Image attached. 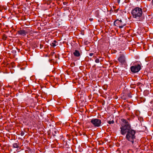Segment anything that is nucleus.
<instances>
[{
    "mask_svg": "<svg viewBox=\"0 0 153 153\" xmlns=\"http://www.w3.org/2000/svg\"><path fill=\"white\" fill-rule=\"evenodd\" d=\"M13 147L14 148H18L19 147L18 143H14L13 144Z\"/></svg>",
    "mask_w": 153,
    "mask_h": 153,
    "instance_id": "nucleus-10",
    "label": "nucleus"
},
{
    "mask_svg": "<svg viewBox=\"0 0 153 153\" xmlns=\"http://www.w3.org/2000/svg\"><path fill=\"white\" fill-rule=\"evenodd\" d=\"M57 45V42L56 41L54 40L53 42L51 43V45L53 47L56 46Z\"/></svg>",
    "mask_w": 153,
    "mask_h": 153,
    "instance_id": "nucleus-9",
    "label": "nucleus"
},
{
    "mask_svg": "<svg viewBox=\"0 0 153 153\" xmlns=\"http://www.w3.org/2000/svg\"><path fill=\"white\" fill-rule=\"evenodd\" d=\"M25 134V132L24 131H22L21 132L20 134L22 136H23Z\"/></svg>",
    "mask_w": 153,
    "mask_h": 153,
    "instance_id": "nucleus-13",
    "label": "nucleus"
},
{
    "mask_svg": "<svg viewBox=\"0 0 153 153\" xmlns=\"http://www.w3.org/2000/svg\"><path fill=\"white\" fill-rule=\"evenodd\" d=\"M118 60L122 64H125L126 63V59L125 54H121L118 58Z\"/></svg>",
    "mask_w": 153,
    "mask_h": 153,
    "instance_id": "nucleus-6",
    "label": "nucleus"
},
{
    "mask_svg": "<svg viewBox=\"0 0 153 153\" xmlns=\"http://www.w3.org/2000/svg\"><path fill=\"white\" fill-rule=\"evenodd\" d=\"M131 14L133 18L137 21H141L143 14L142 9L139 7H136L132 10Z\"/></svg>",
    "mask_w": 153,
    "mask_h": 153,
    "instance_id": "nucleus-2",
    "label": "nucleus"
},
{
    "mask_svg": "<svg viewBox=\"0 0 153 153\" xmlns=\"http://www.w3.org/2000/svg\"><path fill=\"white\" fill-rule=\"evenodd\" d=\"M73 54L75 56L77 57H79L80 55L79 52L77 50L74 51L73 53Z\"/></svg>",
    "mask_w": 153,
    "mask_h": 153,
    "instance_id": "nucleus-8",
    "label": "nucleus"
},
{
    "mask_svg": "<svg viewBox=\"0 0 153 153\" xmlns=\"http://www.w3.org/2000/svg\"><path fill=\"white\" fill-rule=\"evenodd\" d=\"M93 18H90L89 19V20L90 21H92L93 20Z\"/></svg>",
    "mask_w": 153,
    "mask_h": 153,
    "instance_id": "nucleus-16",
    "label": "nucleus"
},
{
    "mask_svg": "<svg viewBox=\"0 0 153 153\" xmlns=\"http://www.w3.org/2000/svg\"><path fill=\"white\" fill-rule=\"evenodd\" d=\"M18 33L19 35L25 36L27 33V32L25 30H22L18 31Z\"/></svg>",
    "mask_w": 153,
    "mask_h": 153,
    "instance_id": "nucleus-7",
    "label": "nucleus"
},
{
    "mask_svg": "<svg viewBox=\"0 0 153 153\" xmlns=\"http://www.w3.org/2000/svg\"><path fill=\"white\" fill-rule=\"evenodd\" d=\"M108 123L110 124H113L114 123V121L113 120H112L111 121L109 120L108 121Z\"/></svg>",
    "mask_w": 153,
    "mask_h": 153,
    "instance_id": "nucleus-11",
    "label": "nucleus"
},
{
    "mask_svg": "<svg viewBox=\"0 0 153 153\" xmlns=\"http://www.w3.org/2000/svg\"><path fill=\"white\" fill-rule=\"evenodd\" d=\"M93 54H94L93 53H89V55L90 56H93Z\"/></svg>",
    "mask_w": 153,
    "mask_h": 153,
    "instance_id": "nucleus-14",
    "label": "nucleus"
},
{
    "mask_svg": "<svg viewBox=\"0 0 153 153\" xmlns=\"http://www.w3.org/2000/svg\"><path fill=\"white\" fill-rule=\"evenodd\" d=\"M129 97H131V96H130Z\"/></svg>",
    "mask_w": 153,
    "mask_h": 153,
    "instance_id": "nucleus-20",
    "label": "nucleus"
},
{
    "mask_svg": "<svg viewBox=\"0 0 153 153\" xmlns=\"http://www.w3.org/2000/svg\"><path fill=\"white\" fill-rule=\"evenodd\" d=\"M67 4V3L66 2H63V4H64V5H66Z\"/></svg>",
    "mask_w": 153,
    "mask_h": 153,
    "instance_id": "nucleus-15",
    "label": "nucleus"
},
{
    "mask_svg": "<svg viewBox=\"0 0 153 153\" xmlns=\"http://www.w3.org/2000/svg\"><path fill=\"white\" fill-rule=\"evenodd\" d=\"M152 4V5H153V0H152V1H151Z\"/></svg>",
    "mask_w": 153,
    "mask_h": 153,
    "instance_id": "nucleus-17",
    "label": "nucleus"
},
{
    "mask_svg": "<svg viewBox=\"0 0 153 153\" xmlns=\"http://www.w3.org/2000/svg\"><path fill=\"white\" fill-rule=\"evenodd\" d=\"M114 24L115 26L119 27L120 28H123L126 25V23H123L121 19L119 20L118 19L115 20L114 22Z\"/></svg>",
    "mask_w": 153,
    "mask_h": 153,
    "instance_id": "nucleus-5",
    "label": "nucleus"
},
{
    "mask_svg": "<svg viewBox=\"0 0 153 153\" xmlns=\"http://www.w3.org/2000/svg\"><path fill=\"white\" fill-rule=\"evenodd\" d=\"M133 66L130 67V70L131 72L136 73L139 72L141 69V66L139 64H137L136 62H134Z\"/></svg>",
    "mask_w": 153,
    "mask_h": 153,
    "instance_id": "nucleus-3",
    "label": "nucleus"
},
{
    "mask_svg": "<svg viewBox=\"0 0 153 153\" xmlns=\"http://www.w3.org/2000/svg\"><path fill=\"white\" fill-rule=\"evenodd\" d=\"M122 120L125 124L123 125L120 128V133L123 135L126 134V140L133 144L136 139V131L131 128V126L127 121L124 119H122Z\"/></svg>",
    "mask_w": 153,
    "mask_h": 153,
    "instance_id": "nucleus-1",
    "label": "nucleus"
},
{
    "mask_svg": "<svg viewBox=\"0 0 153 153\" xmlns=\"http://www.w3.org/2000/svg\"><path fill=\"white\" fill-rule=\"evenodd\" d=\"M90 122L95 127H99L101 125V121L99 119H92L91 120Z\"/></svg>",
    "mask_w": 153,
    "mask_h": 153,
    "instance_id": "nucleus-4",
    "label": "nucleus"
},
{
    "mask_svg": "<svg viewBox=\"0 0 153 153\" xmlns=\"http://www.w3.org/2000/svg\"><path fill=\"white\" fill-rule=\"evenodd\" d=\"M95 62L97 63H98L100 62V60L99 59L97 58L95 60Z\"/></svg>",
    "mask_w": 153,
    "mask_h": 153,
    "instance_id": "nucleus-12",
    "label": "nucleus"
},
{
    "mask_svg": "<svg viewBox=\"0 0 153 153\" xmlns=\"http://www.w3.org/2000/svg\"><path fill=\"white\" fill-rule=\"evenodd\" d=\"M120 0H117V1L119 3Z\"/></svg>",
    "mask_w": 153,
    "mask_h": 153,
    "instance_id": "nucleus-18",
    "label": "nucleus"
},
{
    "mask_svg": "<svg viewBox=\"0 0 153 153\" xmlns=\"http://www.w3.org/2000/svg\"><path fill=\"white\" fill-rule=\"evenodd\" d=\"M55 133L56 134V131H54Z\"/></svg>",
    "mask_w": 153,
    "mask_h": 153,
    "instance_id": "nucleus-19",
    "label": "nucleus"
}]
</instances>
